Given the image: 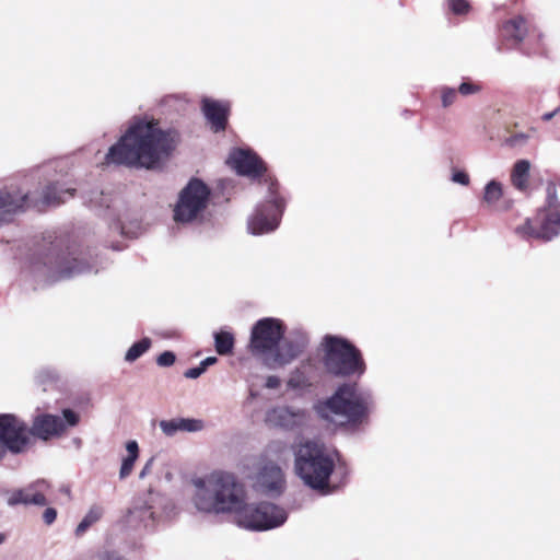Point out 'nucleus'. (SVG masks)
Instances as JSON below:
<instances>
[{
  "mask_svg": "<svg viewBox=\"0 0 560 560\" xmlns=\"http://www.w3.org/2000/svg\"><path fill=\"white\" fill-rule=\"evenodd\" d=\"M159 427L166 436H174L180 431L197 432L203 428L202 421L196 419L175 418L161 420Z\"/></svg>",
  "mask_w": 560,
  "mask_h": 560,
  "instance_id": "5701e85b",
  "label": "nucleus"
},
{
  "mask_svg": "<svg viewBox=\"0 0 560 560\" xmlns=\"http://www.w3.org/2000/svg\"><path fill=\"white\" fill-rule=\"evenodd\" d=\"M156 505L154 493L150 492L148 499L138 500L128 511V523H140L145 527L156 525Z\"/></svg>",
  "mask_w": 560,
  "mask_h": 560,
  "instance_id": "aec40b11",
  "label": "nucleus"
},
{
  "mask_svg": "<svg viewBox=\"0 0 560 560\" xmlns=\"http://www.w3.org/2000/svg\"><path fill=\"white\" fill-rule=\"evenodd\" d=\"M103 513L104 509L101 505H92L84 515V517L82 518V521L77 526L75 534L78 536L83 535L93 524L101 520Z\"/></svg>",
  "mask_w": 560,
  "mask_h": 560,
  "instance_id": "cd10ccee",
  "label": "nucleus"
},
{
  "mask_svg": "<svg viewBox=\"0 0 560 560\" xmlns=\"http://www.w3.org/2000/svg\"><path fill=\"white\" fill-rule=\"evenodd\" d=\"M80 422V416L72 409H63L62 417L51 413H39L34 417L30 428L31 438L49 441L62 436L68 428L75 427Z\"/></svg>",
  "mask_w": 560,
  "mask_h": 560,
  "instance_id": "f8f14e48",
  "label": "nucleus"
},
{
  "mask_svg": "<svg viewBox=\"0 0 560 560\" xmlns=\"http://www.w3.org/2000/svg\"><path fill=\"white\" fill-rule=\"evenodd\" d=\"M250 396H252V398H255L256 394L254 392H250Z\"/></svg>",
  "mask_w": 560,
  "mask_h": 560,
  "instance_id": "de8ad7c7",
  "label": "nucleus"
},
{
  "mask_svg": "<svg viewBox=\"0 0 560 560\" xmlns=\"http://www.w3.org/2000/svg\"><path fill=\"white\" fill-rule=\"evenodd\" d=\"M287 511L270 502L248 503L244 491L243 502L234 514L233 522L241 528L264 532L277 528L285 523Z\"/></svg>",
  "mask_w": 560,
  "mask_h": 560,
  "instance_id": "0eeeda50",
  "label": "nucleus"
},
{
  "mask_svg": "<svg viewBox=\"0 0 560 560\" xmlns=\"http://www.w3.org/2000/svg\"><path fill=\"white\" fill-rule=\"evenodd\" d=\"M189 503L202 515H230L243 502L245 487L228 471L214 470L190 479Z\"/></svg>",
  "mask_w": 560,
  "mask_h": 560,
  "instance_id": "f03ea898",
  "label": "nucleus"
},
{
  "mask_svg": "<svg viewBox=\"0 0 560 560\" xmlns=\"http://www.w3.org/2000/svg\"><path fill=\"white\" fill-rule=\"evenodd\" d=\"M49 489V485L45 480H37L30 486L14 491L8 503L10 505L16 504H33L44 506L47 504L46 492Z\"/></svg>",
  "mask_w": 560,
  "mask_h": 560,
  "instance_id": "6ab92c4d",
  "label": "nucleus"
},
{
  "mask_svg": "<svg viewBox=\"0 0 560 560\" xmlns=\"http://www.w3.org/2000/svg\"><path fill=\"white\" fill-rule=\"evenodd\" d=\"M284 334L280 319L261 318L252 328L249 351L269 368L287 365L303 352L307 338L304 335L285 338Z\"/></svg>",
  "mask_w": 560,
  "mask_h": 560,
  "instance_id": "7ed1b4c3",
  "label": "nucleus"
},
{
  "mask_svg": "<svg viewBox=\"0 0 560 560\" xmlns=\"http://www.w3.org/2000/svg\"><path fill=\"white\" fill-rule=\"evenodd\" d=\"M338 454L315 442L301 444L295 453V471L303 482L314 490L328 493L329 477L335 469Z\"/></svg>",
  "mask_w": 560,
  "mask_h": 560,
  "instance_id": "39448f33",
  "label": "nucleus"
},
{
  "mask_svg": "<svg viewBox=\"0 0 560 560\" xmlns=\"http://www.w3.org/2000/svg\"><path fill=\"white\" fill-rule=\"evenodd\" d=\"M126 451H127V456L122 459L121 467L119 470L120 479H125L131 474L135 463L138 459L139 445H138L137 441H135V440L128 441L126 444Z\"/></svg>",
  "mask_w": 560,
  "mask_h": 560,
  "instance_id": "bb28decb",
  "label": "nucleus"
},
{
  "mask_svg": "<svg viewBox=\"0 0 560 560\" xmlns=\"http://www.w3.org/2000/svg\"><path fill=\"white\" fill-rule=\"evenodd\" d=\"M153 462L154 459L153 458H150L143 466V468L141 469L140 474H139V478L140 479H144L150 472H151V469H152V465H153Z\"/></svg>",
  "mask_w": 560,
  "mask_h": 560,
  "instance_id": "37998d69",
  "label": "nucleus"
},
{
  "mask_svg": "<svg viewBox=\"0 0 560 560\" xmlns=\"http://www.w3.org/2000/svg\"><path fill=\"white\" fill-rule=\"evenodd\" d=\"M230 103L228 101L203 97L201 100V110L214 132L223 131L226 127L230 114Z\"/></svg>",
  "mask_w": 560,
  "mask_h": 560,
  "instance_id": "a211bd4d",
  "label": "nucleus"
},
{
  "mask_svg": "<svg viewBox=\"0 0 560 560\" xmlns=\"http://www.w3.org/2000/svg\"><path fill=\"white\" fill-rule=\"evenodd\" d=\"M215 362H217V358L215 357H208L205 360H202L200 362V364L203 368V370L206 371L208 366L214 364Z\"/></svg>",
  "mask_w": 560,
  "mask_h": 560,
  "instance_id": "c03bdc74",
  "label": "nucleus"
},
{
  "mask_svg": "<svg viewBox=\"0 0 560 560\" xmlns=\"http://www.w3.org/2000/svg\"><path fill=\"white\" fill-rule=\"evenodd\" d=\"M450 10L457 15L467 14L470 10V4L467 0H448Z\"/></svg>",
  "mask_w": 560,
  "mask_h": 560,
  "instance_id": "c9c22d12",
  "label": "nucleus"
},
{
  "mask_svg": "<svg viewBox=\"0 0 560 560\" xmlns=\"http://www.w3.org/2000/svg\"><path fill=\"white\" fill-rule=\"evenodd\" d=\"M210 198L209 187L200 179H191L182 189L174 207L176 223H195L203 219Z\"/></svg>",
  "mask_w": 560,
  "mask_h": 560,
  "instance_id": "1a4fd4ad",
  "label": "nucleus"
},
{
  "mask_svg": "<svg viewBox=\"0 0 560 560\" xmlns=\"http://www.w3.org/2000/svg\"><path fill=\"white\" fill-rule=\"evenodd\" d=\"M151 347L150 338H142L138 342H135L126 352L125 360L129 363L138 360L142 354H144Z\"/></svg>",
  "mask_w": 560,
  "mask_h": 560,
  "instance_id": "473e14b6",
  "label": "nucleus"
},
{
  "mask_svg": "<svg viewBox=\"0 0 560 560\" xmlns=\"http://www.w3.org/2000/svg\"><path fill=\"white\" fill-rule=\"evenodd\" d=\"M559 112H560V106L552 112L544 114L542 119L548 121V120L552 119Z\"/></svg>",
  "mask_w": 560,
  "mask_h": 560,
  "instance_id": "a18cd8bd",
  "label": "nucleus"
},
{
  "mask_svg": "<svg viewBox=\"0 0 560 560\" xmlns=\"http://www.w3.org/2000/svg\"><path fill=\"white\" fill-rule=\"evenodd\" d=\"M284 208L283 200L271 186L266 202L260 203L247 219V230L253 235L273 232L280 224Z\"/></svg>",
  "mask_w": 560,
  "mask_h": 560,
  "instance_id": "9b49d317",
  "label": "nucleus"
},
{
  "mask_svg": "<svg viewBox=\"0 0 560 560\" xmlns=\"http://www.w3.org/2000/svg\"><path fill=\"white\" fill-rule=\"evenodd\" d=\"M265 423L273 429L288 432H299L308 427L311 413L308 410L287 404H278L267 409Z\"/></svg>",
  "mask_w": 560,
  "mask_h": 560,
  "instance_id": "ddd939ff",
  "label": "nucleus"
},
{
  "mask_svg": "<svg viewBox=\"0 0 560 560\" xmlns=\"http://www.w3.org/2000/svg\"><path fill=\"white\" fill-rule=\"evenodd\" d=\"M155 505H156V523H164L173 520L177 515V508L175 503L159 493H154Z\"/></svg>",
  "mask_w": 560,
  "mask_h": 560,
  "instance_id": "a878e982",
  "label": "nucleus"
},
{
  "mask_svg": "<svg viewBox=\"0 0 560 560\" xmlns=\"http://www.w3.org/2000/svg\"><path fill=\"white\" fill-rule=\"evenodd\" d=\"M88 202L90 207L95 208L100 213L108 217H116L121 207V200L118 196L96 190L91 192Z\"/></svg>",
  "mask_w": 560,
  "mask_h": 560,
  "instance_id": "412c9836",
  "label": "nucleus"
},
{
  "mask_svg": "<svg viewBox=\"0 0 560 560\" xmlns=\"http://www.w3.org/2000/svg\"><path fill=\"white\" fill-rule=\"evenodd\" d=\"M372 397L357 384H343L335 394L314 405V411L324 421L335 425L359 424L366 418L372 407Z\"/></svg>",
  "mask_w": 560,
  "mask_h": 560,
  "instance_id": "20e7f679",
  "label": "nucleus"
},
{
  "mask_svg": "<svg viewBox=\"0 0 560 560\" xmlns=\"http://www.w3.org/2000/svg\"><path fill=\"white\" fill-rule=\"evenodd\" d=\"M205 373V370L201 366V364H199L198 366L196 368H191V369H188L186 372H185V377L187 378H191V380H195V378H198L201 374Z\"/></svg>",
  "mask_w": 560,
  "mask_h": 560,
  "instance_id": "ea45409f",
  "label": "nucleus"
},
{
  "mask_svg": "<svg viewBox=\"0 0 560 560\" xmlns=\"http://www.w3.org/2000/svg\"><path fill=\"white\" fill-rule=\"evenodd\" d=\"M255 488L269 497H277L284 489L283 472L277 465H265L256 476Z\"/></svg>",
  "mask_w": 560,
  "mask_h": 560,
  "instance_id": "dca6fc26",
  "label": "nucleus"
},
{
  "mask_svg": "<svg viewBox=\"0 0 560 560\" xmlns=\"http://www.w3.org/2000/svg\"><path fill=\"white\" fill-rule=\"evenodd\" d=\"M34 271L49 281L72 278L83 273H96L98 268L75 248L50 250L34 264Z\"/></svg>",
  "mask_w": 560,
  "mask_h": 560,
  "instance_id": "423d86ee",
  "label": "nucleus"
},
{
  "mask_svg": "<svg viewBox=\"0 0 560 560\" xmlns=\"http://www.w3.org/2000/svg\"><path fill=\"white\" fill-rule=\"evenodd\" d=\"M57 517V512L52 508H48L44 511L43 518L44 522L48 525L52 524Z\"/></svg>",
  "mask_w": 560,
  "mask_h": 560,
  "instance_id": "a19ab883",
  "label": "nucleus"
},
{
  "mask_svg": "<svg viewBox=\"0 0 560 560\" xmlns=\"http://www.w3.org/2000/svg\"><path fill=\"white\" fill-rule=\"evenodd\" d=\"M175 359L176 357L172 351H164L158 357L156 363L160 366H171L174 364Z\"/></svg>",
  "mask_w": 560,
  "mask_h": 560,
  "instance_id": "4c0bfd02",
  "label": "nucleus"
},
{
  "mask_svg": "<svg viewBox=\"0 0 560 560\" xmlns=\"http://www.w3.org/2000/svg\"><path fill=\"white\" fill-rule=\"evenodd\" d=\"M74 189H62L57 184L48 185L42 192L39 198H33L31 202L34 206H57L73 197Z\"/></svg>",
  "mask_w": 560,
  "mask_h": 560,
  "instance_id": "4be33fe9",
  "label": "nucleus"
},
{
  "mask_svg": "<svg viewBox=\"0 0 560 560\" xmlns=\"http://www.w3.org/2000/svg\"><path fill=\"white\" fill-rule=\"evenodd\" d=\"M441 103L444 108L452 106L457 100V91L450 86H442L440 89Z\"/></svg>",
  "mask_w": 560,
  "mask_h": 560,
  "instance_id": "72a5a7b5",
  "label": "nucleus"
},
{
  "mask_svg": "<svg viewBox=\"0 0 560 560\" xmlns=\"http://www.w3.org/2000/svg\"><path fill=\"white\" fill-rule=\"evenodd\" d=\"M215 351L220 355H226L232 352L234 347V337L230 331L221 330L214 334Z\"/></svg>",
  "mask_w": 560,
  "mask_h": 560,
  "instance_id": "c756f323",
  "label": "nucleus"
},
{
  "mask_svg": "<svg viewBox=\"0 0 560 560\" xmlns=\"http://www.w3.org/2000/svg\"><path fill=\"white\" fill-rule=\"evenodd\" d=\"M515 234L522 238H537L547 241L544 225L539 223L538 215L535 219H526L525 222L515 228Z\"/></svg>",
  "mask_w": 560,
  "mask_h": 560,
  "instance_id": "b1692460",
  "label": "nucleus"
},
{
  "mask_svg": "<svg viewBox=\"0 0 560 560\" xmlns=\"http://www.w3.org/2000/svg\"><path fill=\"white\" fill-rule=\"evenodd\" d=\"M539 223L544 225L547 241L560 233V201L556 197V188L547 189V205L538 212Z\"/></svg>",
  "mask_w": 560,
  "mask_h": 560,
  "instance_id": "4468645a",
  "label": "nucleus"
},
{
  "mask_svg": "<svg viewBox=\"0 0 560 560\" xmlns=\"http://www.w3.org/2000/svg\"><path fill=\"white\" fill-rule=\"evenodd\" d=\"M482 90V86L479 83L472 82V81H464L458 86V93L462 96H469L474 94L480 93Z\"/></svg>",
  "mask_w": 560,
  "mask_h": 560,
  "instance_id": "f704fd0d",
  "label": "nucleus"
},
{
  "mask_svg": "<svg viewBox=\"0 0 560 560\" xmlns=\"http://www.w3.org/2000/svg\"><path fill=\"white\" fill-rule=\"evenodd\" d=\"M529 172L530 162L528 160L516 161L511 173L512 185L521 191L526 190L529 182Z\"/></svg>",
  "mask_w": 560,
  "mask_h": 560,
  "instance_id": "393cba45",
  "label": "nucleus"
},
{
  "mask_svg": "<svg viewBox=\"0 0 560 560\" xmlns=\"http://www.w3.org/2000/svg\"><path fill=\"white\" fill-rule=\"evenodd\" d=\"M228 163L240 175L257 177L265 171L264 163L249 150L236 149L231 152Z\"/></svg>",
  "mask_w": 560,
  "mask_h": 560,
  "instance_id": "f3484780",
  "label": "nucleus"
},
{
  "mask_svg": "<svg viewBox=\"0 0 560 560\" xmlns=\"http://www.w3.org/2000/svg\"><path fill=\"white\" fill-rule=\"evenodd\" d=\"M452 182L463 185V186H467V185H469L470 179L466 172L459 171V170H454L452 173Z\"/></svg>",
  "mask_w": 560,
  "mask_h": 560,
  "instance_id": "58836bf2",
  "label": "nucleus"
},
{
  "mask_svg": "<svg viewBox=\"0 0 560 560\" xmlns=\"http://www.w3.org/2000/svg\"><path fill=\"white\" fill-rule=\"evenodd\" d=\"M177 133L162 129L153 117H135L118 142L106 153L107 164L155 168L177 144Z\"/></svg>",
  "mask_w": 560,
  "mask_h": 560,
  "instance_id": "f257e3e1",
  "label": "nucleus"
},
{
  "mask_svg": "<svg viewBox=\"0 0 560 560\" xmlns=\"http://www.w3.org/2000/svg\"><path fill=\"white\" fill-rule=\"evenodd\" d=\"M324 366L337 376L362 375L365 364L360 351L348 340L335 336L324 338Z\"/></svg>",
  "mask_w": 560,
  "mask_h": 560,
  "instance_id": "6e6552de",
  "label": "nucleus"
},
{
  "mask_svg": "<svg viewBox=\"0 0 560 560\" xmlns=\"http://www.w3.org/2000/svg\"><path fill=\"white\" fill-rule=\"evenodd\" d=\"M30 200L27 192L18 187L0 189V225L9 222L14 214L23 211Z\"/></svg>",
  "mask_w": 560,
  "mask_h": 560,
  "instance_id": "2eb2a0df",
  "label": "nucleus"
},
{
  "mask_svg": "<svg viewBox=\"0 0 560 560\" xmlns=\"http://www.w3.org/2000/svg\"><path fill=\"white\" fill-rule=\"evenodd\" d=\"M280 385H281V380L276 375H269L265 383V386L269 389H276Z\"/></svg>",
  "mask_w": 560,
  "mask_h": 560,
  "instance_id": "79ce46f5",
  "label": "nucleus"
},
{
  "mask_svg": "<svg viewBox=\"0 0 560 560\" xmlns=\"http://www.w3.org/2000/svg\"><path fill=\"white\" fill-rule=\"evenodd\" d=\"M7 539V536L2 533H0V545H2Z\"/></svg>",
  "mask_w": 560,
  "mask_h": 560,
  "instance_id": "49530a36",
  "label": "nucleus"
},
{
  "mask_svg": "<svg viewBox=\"0 0 560 560\" xmlns=\"http://www.w3.org/2000/svg\"><path fill=\"white\" fill-rule=\"evenodd\" d=\"M32 445L27 423L14 413H0V460L7 454L20 455Z\"/></svg>",
  "mask_w": 560,
  "mask_h": 560,
  "instance_id": "9d476101",
  "label": "nucleus"
},
{
  "mask_svg": "<svg viewBox=\"0 0 560 560\" xmlns=\"http://www.w3.org/2000/svg\"><path fill=\"white\" fill-rule=\"evenodd\" d=\"M312 382L304 369L298 368L295 369L289 376L287 386L289 389L302 392L308 387H311Z\"/></svg>",
  "mask_w": 560,
  "mask_h": 560,
  "instance_id": "c85d7f7f",
  "label": "nucleus"
},
{
  "mask_svg": "<svg viewBox=\"0 0 560 560\" xmlns=\"http://www.w3.org/2000/svg\"><path fill=\"white\" fill-rule=\"evenodd\" d=\"M503 195V189H502V185L501 183H499L498 180H490L486 187H485V190H483V201L489 206V207H497V203L499 202V200L501 199Z\"/></svg>",
  "mask_w": 560,
  "mask_h": 560,
  "instance_id": "7c9ffc66",
  "label": "nucleus"
},
{
  "mask_svg": "<svg viewBox=\"0 0 560 560\" xmlns=\"http://www.w3.org/2000/svg\"><path fill=\"white\" fill-rule=\"evenodd\" d=\"M504 33L506 36L515 40H522L526 33L525 20L518 16L506 22L504 25Z\"/></svg>",
  "mask_w": 560,
  "mask_h": 560,
  "instance_id": "2f4dec72",
  "label": "nucleus"
},
{
  "mask_svg": "<svg viewBox=\"0 0 560 560\" xmlns=\"http://www.w3.org/2000/svg\"><path fill=\"white\" fill-rule=\"evenodd\" d=\"M528 139H529V135L524 133V132H517V133L510 136L506 139V143L510 147L516 148V147H522V145L526 144Z\"/></svg>",
  "mask_w": 560,
  "mask_h": 560,
  "instance_id": "e433bc0d",
  "label": "nucleus"
}]
</instances>
